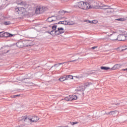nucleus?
I'll use <instances>...</instances> for the list:
<instances>
[{"label": "nucleus", "instance_id": "7ed1b4c3", "mask_svg": "<svg viewBox=\"0 0 127 127\" xmlns=\"http://www.w3.org/2000/svg\"><path fill=\"white\" fill-rule=\"evenodd\" d=\"M117 36L118 34H117V32L113 31L112 34L107 35L106 36V38L108 40H112L114 41V40H117Z\"/></svg>", "mask_w": 127, "mask_h": 127}, {"label": "nucleus", "instance_id": "20e7f679", "mask_svg": "<svg viewBox=\"0 0 127 127\" xmlns=\"http://www.w3.org/2000/svg\"><path fill=\"white\" fill-rule=\"evenodd\" d=\"M25 8L22 7H18L15 8V11L18 14H22V13H24L25 12Z\"/></svg>", "mask_w": 127, "mask_h": 127}, {"label": "nucleus", "instance_id": "72a5a7b5", "mask_svg": "<svg viewBox=\"0 0 127 127\" xmlns=\"http://www.w3.org/2000/svg\"><path fill=\"white\" fill-rule=\"evenodd\" d=\"M27 76L26 79H29L30 78V74H28Z\"/></svg>", "mask_w": 127, "mask_h": 127}, {"label": "nucleus", "instance_id": "aec40b11", "mask_svg": "<svg viewBox=\"0 0 127 127\" xmlns=\"http://www.w3.org/2000/svg\"><path fill=\"white\" fill-rule=\"evenodd\" d=\"M68 25H73V24H75V21H67Z\"/></svg>", "mask_w": 127, "mask_h": 127}, {"label": "nucleus", "instance_id": "6e6552de", "mask_svg": "<svg viewBox=\"0 0 127 127\" xmlns=\"http://www.w3.org/2000/svg\"><path fill=\"white\" fill-rule=\"evenodd\" d=\"M57 20V18L56 17H51L48 18L47 21H49V22H54V24H57V23H55L56 21Z\"/></svg>", "mask_w": 127, "mask_h": 127}, {"label": "nucleus", "instance_id": "f257e3e1", "mask_svg": "<svg viewBox=\"0 0 127 127\" xmlns=\"http://www.w3.org/2000/svg\"><path fill=\"white\" fill-rule=\"evenodd\" d=\"M74 6L76 8H81V9L83 10L90 9V8L94 7L93 5H91L89 3L84 1L77 2L74 4Z\"/></svg>", "mask_w": 127, "mask_h": 127}, {"label": "nucleus", "instance_id": "5701e85b", "mask_svg": "<svg viewBox=\"0 0 127 127\" xmlns=\"http://www.w3.org/2000/svg\"><path fill=\"white\" fill-rule=\"evenodd\" d=\"M101 7H106V8H103V9H108L109 8L108 7H110V6L108 5H102L101 6Z\"/></svg>", "mask_w": 127, "mask_h": 127}, {"label": "nucleus", "instance_id": "412c9836", "mask_svg": "<svg viewBox=\"0 0 127 127\" xmlns=\"http://www.w3.org/2000/svg\"><path fill=\"white\" fill-rule=\"evenodd\" d=\"M59 80L61 82H64V81H66V78H65V76H62L59 78Z\"/></svg>", "mask_w": 127, "mask_h": 127}, {"label": "nucleus", "instance_id": "f03ea898", "mask_svg": "<svg viewBox=\"0 0 127 127\" xmlns=\"http://www.w3.org/2000/svg\"><path fill=\"white\" fill-rule=\"evenodd\" d=\"M22 120L25 122L26 124L28 123H37L39 121V118L37 116H24Z\"/></svg>", "mask_w": 127, "mask_h": 127}, {"label": "nucleus", "instance_id": "423d86ee", "mask_svg": "<svg viewBox=\"0 0 127 127\" xmlns=\"http://www.w3.org/2000/svg\"><path fill=\"white\" fill-rule=\"evenodd\" d=\"M85 86H79L78 87H77L76 88V89L75 90L77 94H81V93H82V94H83V92H84L85 91Z\"/></svg>", "mask_w": 127, "mask_h": 127}, {"label": "nucleus", "instance_id": "1a4fd4ad", "mask_svg": "<svg viewBox=\"0 0 127 127\" xmlns=\"http://www.w3.org/2000/svg\"><path fill=\"white\" fill-rule=\"evenodd\" d=\"M105 115H110V116H116V115H119V111H111L110 112L105 113Z\"/></svg>", "mask_w": 127, "mask_h": 127}, {"label": "nucleus", "instance_id": "7c9ffc66", "mask_svg": "<svg viewBox=\"0 0 127 127\" xmlns=\"http://www.w3.org/2000/svg\"><path fill=\"white\" fill-rule=\"evenodd\" d=\"M84 22H87V23H91V21L88 20H84Z\"/></svg>", "mask_w": 127, "mask_h": 127}, {"label": "nucleus", "instance_id": "cd10ccee", "mask_svg": "<svg viewBox=\"0 0 127 127\" xmlns=\"http://www.w3.org/2000/svg\"><path fill=\"white\" fill-rule=\"evenodd\" d=\"M68 79L69 80H72L73 79V76L71 75H68Z\"/></svg>", "mask_w": 127, "mask_h": 127}, {"label": "nucleus", "instance_id": "c756f323", "mask_svg": "<svg viewBox=\"0 0 127 127\" xmlns=\"http://www.w3.org/2000/svg\"><path fill=\"white\" fill-rule=\"evenodd\" d=\"M77 124H78V122H72L71 123V125H72V126H74V125H77Z\"/></svg>", "mask_w": 127, "mask_h": 127}, {"label": "nucleus", "instance_id": "4468645a", "mask_svg": "<svg viewBox=\"0 0 127 127\" xmlns=\"http://www.w3.org/2000/svg\"><path fill=\"white\" fill-rule=\"evenodd\" d=\"M0 37H7V33L0 32Z\"/></svg>", "mask_w": 127, "mask_h": 127}, {"label": "nucleus", "instance_id": "9d476101", "mask_svg": "<svg viewBox=\"0 0 127 127\" xmlns=\"http://www.w3.org/2000/svg\"><path fill=\"white\" fill-rule=\"evenodd\" d=\"M57 35H60V34H62L64 33V29L63 28H58V30H56Z\"/></svg>", "mask_w": 127, "mask_h": 127}, {"label": "nucleus", "instance_id": "c85d7f7f", "mask_svg": "<svg viewBox=\"0 0 127 127\" xmlns=\"http://www.w3.org/2000/svg\"><path fill=\"white\" fill-rule=\"evenodd\" d=\"M124 49H122L121 50V51H125V50H127V46H125L124 47Z\"/></svg>", "mask_w": 127, "mask_h": 127}, {"label": "nucleus", "instance_id": "bb28decb", "mask_svg": "<svg viewBox=\"0 0 127 127\" xmlns=\"http://www.w3.org/2000/svg\"><path fill=\"white\" fill-rule=\"evenodd\" d=\"M57 28V26L54 25L52 26V29L54 30H56V29Z\"/></svg>", "mask_w": 127, "mask_h": 127}, {"label": "nucleus", "instance_id": "f3484780", "mask_svg": "<svg viewBox=\"0 0 127 127\" xmlns=\"http://www.w3.org/2000/svg\"><path fill=\"white\" fill-rule=\"evenodd\" d=\"M59 24H64V25H68V21H60L58 23Z\"/></svg>", "mask_w": 127, "mask_h": 127}, {"label": "nucleus", "instance_id": "58836bf2", "mask_svg": "<svg viewBox=\"0 0 127 127\" xmlns=\"http://www.w3.org/2000/svg\"><path fill=\"white\" fill-rule=\"evenodd\" d=\"M85 86H88V84H85Z\"/></svg>", "mask_w": 127, "mask_h": 127}, {"label": "nucleus", "instance_id": "473e14b6", "mask_svg": "<svg viewBox=\"0 0 127 127\" xmlns=\"http://www.w3.org/2000/svg\"><path fill=\"white\" fill-rule=\"evenodd\" d=\"M64 100H65V101H69V98H68L67 96L65 97Z\"/></svg>", "mask_w": 127, "mask_h": 127}, {"label": "nucleus", "instance_id": "ddd939ff", "mask_svg": "<svg viewBox=\"0 0 127 127\" xmlns=\"http://www.w3.org/2000/svg\"><path fill=\"white\" fill-rule=\"evenodd\" d=\"M43 12V8L42 7H38L36 9V13L39 14Z\"/></svg>", "mask_w": 127, "mask_h": 127}, {"label": "nucleus", "instance_id": "39448f33", "mask_svg": "<svg viewBox=\"0 0 127 127\" xmlns=\"http://www.w3.org/2000/svg\"><path fill=\"white\" fill-rule=\"evenodd\" d=\"M24 47H28V46H32L33 42L31 40L23 41Z\"/></svg>", "mask_w": 127, "mask_h": 127}, {"label": "nucleus", "instance_id": "2f4dec72", "mask_svg": "<svg viewBox=\"0 0 127 127\" xmlns=\"http://www.w3.org/2000/svg\"><path fill=\"white\" fill-rule=\"evenodd\" d=\"M64 78H65V80H69L68 75L64 76Z\"/></svg>", "mask_w": 127, "mask_h": 127}, {"label": "nucleus", "instance_id": "dca6fc26", "mask_svg": "<svg viewBox=\"0 0 127 127\" xmlns=\"http://www.w3.org/2000/svg\"><path fill=\"white\" fill-rule=\"evenodd\" d=\"M65 63H67V62H64V63H59L57 64H54V66H53L52 67V68H53L54 67H59V66H60V65H63L64 64H65Z\"/></svg>", "mask_w": 127, "mask_h": 127}, {"label": "nucleus", "instance_id": "a211bd4d", "mask_svg": "<svg viewBox=\"0 0 127 127\" xmlns=\"http://www.w3.org/2000/svg\"><path fill=\"white\" fill-rule=\"evenodd\" d=\"M50 34L51 35L54 36V35H57V33H56V30H52L50 32Z\"/></svg>", "mask_w": 127, "mask_h": 127}, {"label": "nucleus", "instance_id": "ea45409f", "mask_svg": "<svg viewBox=\"0 0 127 127\" xmlns=\"http://www.w3.org/2000/svg\"><path fill=\"white\" fill-rule=\"evenodd\" d=\"M17 96H18V95H16V97H17Z\"/></svg>", "mask_w": 127, "mask_h": 127}, {"label": "nucleus", "instance_id": "2eb2a0df", "mask_svg": "<svg viewBox=\"0 0 127 127\" xmlns=\"http://www.w3.org/2000/svg\"><path fill=\"white\" fill-rule=\"evenodd\" d=\"M70 98L71 101H75L78 99V97L75 95H71Z\"/></svg>", "mask_w": 127, "mask_h": 127}, {"label": "nucleus", "instance_id": "a878e982", "mask_svg": "<svg viewBox=\"0 0 127 127\" xmlns=\"http://www.w3.org/2000/svg\"><path fill=\"white\" fill-rule=\"evenodd\" d=\"M4 24L5 25H9V24H10V22L8 21H5V22H4Z\"/></svg>", "mask_w": 127, "mask_h": 127}, {"label": "nucleus", "instance_id": "f704fd0d", "mask_svg": "<svg viewBox=\"0 0 127 127\" xmlns=\"http://www.w3.org/2000/svg\"><path fill=\"white\" fill-rule=\"evenodd\" d=\"M71 95H69L68 96H67V97L69 99V101H72V100L71 99Z\"/></svg>", "mask_w": 127, "mask_h": 127}, {"label": "nucleus", "instance_id": "4c0bfd02", "mask_svg": "<svg viewBox=\"0 0 127 127\" xmlns=\"http://www.w3.org/2000/svg\"><path fill=\"white\" fill-rule=\"evenodd\" d=\"M125 40H127V35H125Z\"/></svg>", "mask_w": 127, "mask_h": 127}, {"label": "nucleus", "instance_id": "4be33fe9", "mask_svg": "<svg viewBox=\"0 0 127 127\" xmlns=\"http://www.w3.org/2000/svg\"><path fill=\"white\" fill-rule=\"evenodd\" d=\"M116 20H118V21H125L126 20V19L124 18H120L116 19Z\"/></svg>", "mask_w": 127, "mask_h": 127}, {"label": "nucleus", "instance_id": "e433bc0d", "mask_svg": "<svg viewBox=\"0 0 127 127\" xmlns=\"http://www.w3.org/2000/svg\"><path fill=\"white\" fill-rule=\"evenodd\" d=\"M122 71H127V68H125V69H123Z\"/></svg>", "mask_w": 127, "mask_h": 127}, {"label": "nucleus", "instance_id": "f8f14e48", "mask_svg": "<svg viewBox=\"0 0 127 127\" xmlns=\"http://www.w3.org/2000/svg\"><path fill=\"white\" fill-rule=\"evenodd\" d=\"M122 66H123V65L121 64H115L112 68H111V70H117L118 69H120Z\"/></svg>", "mask_w": 127, "mask_h": 127}, {"label": "nucleus", "instance_id": "b1692460", "mask_svg": "<svg viewBox=\"0 0 127 127\" xmlns=\"http://www.w3.org/2000/svg\"><path fill=\"white\" fill-rule=\"evenodd\" d=\"M93 23L94 24H96L98 23V20H93L92 21H91V23Z\"/></svg>", "mask_w": 127, "mask_h": 127}, {"label": "nucleus", "instance_id": "393cba45", "mask_svg": "<svg viewBox=\"0 0 127 127\" xmlns=\"http://www.w3.org/2000/svg\"><path fill=\"white\" fill-rule=\"evenodd\" d=\"M73 59H75V60H73V61H70L68 62H74V61H77V60H78V59H79V57L76 58V57H74Z\"/></svg>", "mask_w": 127, "mask_h": 127}, {"label": "nucleus", "instance_id": "0eeeda50", "mask_svg": "<svg viewBox=\"0 0 127 127\" xmlns=\"http://www.w3.org/2000/svg\"><path fill=\"white\" fill-rule=\"evenodd\" d=\"M117 40H119V41H124L126 40V35H119L117 36Z\"/></svg>", "mask_w": 127, "mask_h": 127}, {"label": "nucleus", "instance_id": "9b49d317", "mask_svg": "<svg viewBox=\"0 0 127 127\" xmlns=\"http://www.w3.org/2000/svg\"><path fill=\"white\" fill-rule=\"evenodd\" d=\"M16 46L18 47V48H23L24 47V45L23 44V41H19L16 43Z\"/></svg>", "mask_w": 127, "mask_h": 127}, {"label": "nucleus", "instance_id": "6ab92c4d", "mask_svg": "<svg viewBox=\"0 0 127 127\" xmlns=\"http://www.w3.org/2000/svg\"><path fill=\"white\" fill-rule=\"evenodd\" d=\"M100 68L102 69V70H111V68L107 66H101Z\"/></svg>", "mask_w": 127, "mask_h": 127}, {"label": "nucleus", "instance_id": "c9c22d12", "mask_svg": "<svg viewBox=\"0 0 127 127\" xmlns=\"http://www.w3.org/2000/svg\"><path fill=\"white\" fill-rule=\"evenodd\" d=\"M98 47L95 46V47H93L92 48H91L92 49H95V48H97Z\"/></svg>", "mask_w": 127, "mask_h": 127}]
</instances>
